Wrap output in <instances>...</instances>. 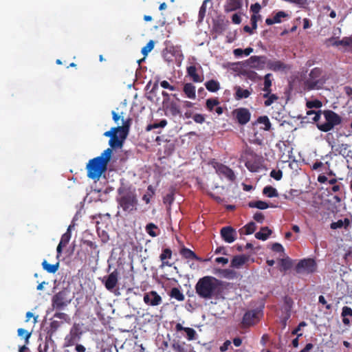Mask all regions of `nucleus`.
Masks as SVG:
<instances>
[{"label": "nucleus", "instance_id": "1", "mask_svg": "<svg viewBox=\"0 0 352 352\" xmlns=\"http://www.w3.org/2000/svg\"><path fill=\"white\" fill-rule=\"evenodd\" d=\"M199 297L209 300L218 298L223 292V282L211 276H206L199 278L195 287Z\"/></svg>", "mask_w": 352, "mask_h": 352}, {"label": "nucleus", "instance_id": "2", "mask_svg": "<svg viewBox=\"0 0 352 352\" xmlns=\"http://www.w3.org/2000/svg\"><path fill=\"white\" fill-rule=\"evenodd\" d=\"M113 150L107 148L103 153L89 161L87 164V177L94 180H98L103 172L107 170V166L110 161Z\"/></svg>", "mask_w": 352, "mask_h": 352}, {"label": "nucleus", "instance_id": "3", "mask_svg": "<svg viewBox=\"0 0 352 352\" xmlns=\"http://www.w3.org/2000/svg\"><path fill=\"white\" fill-rule=\"evenodd\" d=\"M117 192V202L124 212L129 214L137 210L138 200L135 190L122 186L118 188Z\"/></svg>", "mask_w": 352, "mask_h": 352}, {"label": "nucleus", "instance_id": "4", "mask_svg": "<svg viewBox=\"0 0 352 352\" xmlns=\"http://www.w3.org/2000/svg\"><path fill=\"white\" fill-rule=\"evenodd\" d=\"M327 78L323 75V70L320 67L312 69L308 77L303 81L302 88L305 91L322 89Z\"/></svg>", "mask_w": 352, "mask_h": 352}, {"label": "nucleus", "instance_id": "5", "mask_svg": "<svg viewBox=\"0 0 352 352\" xmlns=\"http://www.w3.org/2000/svg\"><path fill=\"white\" fill-rule=\"evenodd\" d=\"M324 122H318L316 124L317 128L322 132H329L333 130L336 126L342 123V118L337 113L332 110H324L322 111Z\"/></svg>", "mask_w": 352, "mask_h": 352}, {"label": "nucleus", "instance_id": "6", "mask_svg": "<svg viewBox=\"0 0 352 352\" xmlns=\"http://www.w3.org/2000/svg\"><path fill=\"white\" fill-rule=\"evenodd\" d=\"M72 300L71 292L67 288H64L55 294L52 298V307L57 311H62L70 304Z\"/></svg>", "mask_w": 352, "mask_h": 352}, {"label": "nucleus", "instance_id": "7", "mask_svg": "<svg viewBox=\"0 0 352 352\" xmlns=\"http://www.w3.org/2000/svg\"><path fill=\"white\" fill-rule=\"evenodd\" d=\"M82 335V331L79 324L74 323L70 329L69 334L65 338L64 346L69 347L76 344Z\"/></svg>", "mask_w": 352, "mask_h": 352}, {"label": "nucleus", "instance_id": "8", "mask_svg": "<svg viewBox=\"0 0 352 352\" xmlns=\"http://www.w3.org/2000/svg\"><path fill=\"white\" fill-rule=\"evenodd\" d=\"M317 270V264L313 258H305L300 260L296 266V272L298 274H312Z\"/></svg>", "mask_w": 352, "mask_h": 352}, {"label": "nucleus", "instance_id": "9", "mask_svg": "<svg viewBox=\"0 0 352 352\" xmlns=\"http://www.w3.org/2000/svg\"><path fill=\"white\" fill-rule=\"evenodd\" d=\"M262 315L261 310L258 309L246 311L243 317L242 324L244 327H250L255 324L259 321L260 316Z\"/></svg>", "mask_w": 352, "mask_h": 352}, {"label": "nucleus", "instance_id": "10", "mask_svg": "<svg viewBox=\"0 0 352 352\" xmlns=\"http://www.w3.org/2000/svg\"><path fill=\"white\" fill-rule=\"evenodd\" d=\"M232 113L241 125H245L250 120L251 113L247 108L241 107L236 109L233 111Z\"/></svg>", "mask_w": 352, "mask_h": 352}, {"label": "nucleus", "instance_id": "11", "mask_svg": "<svg viewBox=\"0 0 352 352\" xmlns=\"http://www.w3.org/2000/svg\"><path fill=\"white\" fill-rule=\"evenodd\" d=\"M328 41L331 42V45L333 46H342L344 48V52L352 53V36H344L340 40L331 37Z\"/></svg>", "mask_w": 352, "mask_h": 352}, {"label": "nucleus", "instance_id": "12", "mask_svg": "<svg viewBox=\"0 0 352 352\" xmlns=\"http://www.w3.org/2000/svg\"><path fill=\"white\" fill-rule=\"evenodd\" d=\"M247 64L252 68L263 69L267 67V58L265 56H252L247 60Z\"/></svg>", "mask_w": 352, "mask_h": 352}, {"label": "nucleus", "instance_id": "13", "mask_svg": "<svg viewBox=\"0 0 352 352\" xmlns=\"http://www.w3.org/2000/svg\"><path fill=\"white\" fill-rule=\"evenodd\" d=\"M144 302L148 306H158L162 304V298L155 291H150L144 294Z\"/></svg>", "mask_w": 352, "mask_h": 352}, {"label": "nucleus", "instance_id": "14", "mask_svg": "<svg viewBox=\"0 0 352 352\" xmlns=\"http://www.w3.org/2000/svg\"><path fill=\"white\" fill-rule=\"evenodd\" d=\"M222 239L228 243L234 242L236 239V232L231 226L223 227L220 231Z\"/></svg>", "mask_w": 352, "mask_h": 352}, {"label": "nucleus", "instance_id": "15", "mask_svg": "<svg viewBox=\"0 0 352 352\" xmlns=\"http://www.w3.org/2000/svg\"><path fill=\"white\" fill-rule=\"evenodd\" d=\"M126 137V135L121 133V132H115L109 141V144L111 146L110 148H121Z\"/></svg>", "mask_w": 352, "mask_h": 352}, {"label": "nucleus", "instance_id": "16", "mask_svg": "<svg viewBox=\"0 0 352 352\" xmlns=\"http://www.w3.org/2000/svg\"><path fill=\"white\" fill-rule=\"evenodd\" d=\"M243 5V0H226L223 10L226 13H229L241 9Z\"/></svg>", "mask_w": 352, "mask_h": 352}, {"label": "nucleus", "instance_id": "17", "mask_svg": "<svg viewBox=\"0 0 352 352\" xmlns=\"http://www.w3.org/2000/svg\"><path fill=\"white\" fill-rule=\"evenodd\" d=\"M181 54L182 51L179 47L174 46L173 45L166 46V47L164 50V56L168 61L172 60V56H180Z\"/></svg>", "mask_w": 352, "mask_h": 352}, {"label": "nucleus", "instance_id": "18", "mask_svg": "<svg viewBox=\"0 0 352 352\" xmlns=\"http://www.w3.org/2000/svg\"><path fill=\"white\" fill-rule=\"evenodd\" d=\"M217 172L219 175L225 176L226 178H228L229 180L232 182L234 181L236 179V176L234 171L230 168L224 164H221L218 165Z\"/></svg>", "mask_w": 352, "mask_h": 352}, {"label": "nucleus", "instance_id": "19", "mask_svg": "<svg viewBox=\"0 0 352 352\" xmlns=\"http://www.w3.org/2000/svg\"><path fill=\"white\" fill-rule=\"evenodd\" d=\"M186 74L194 82H201L204 80V76L198 74L197 69L194 65L186 67Z\"/></svg>", "mask_w": 352, "mask_h": 352}, {"label": "nucleus", "instance_id": "20", "mask_svg": "<svg viewBox=\"0 0 352 352\" xmlns=\"http://www.w3.org/2000/svg\"><path fill=\"white\" fill-rule=\"evenodd\" d=\"M267 67L274 72L282 71L287 68V65L280 60H272L268 59Z\"/></svg>", "mask_w": 352, "mask_h": 352}, {"label": "nucleus", "instance_id": "21", "mask_svg": "<svg viewBox=\"0 0 352 352\" xmlns=\"http://www.w3.org/2000/svg\"><path fill=\"white\" fill-rule=\"evenodd\" d=\"M118 283V273L114 271L111 272L107 278L104 282V286L107 289L111 291Z\"/></svg>", "mask_w": 352, "mask_h": 352}, {"label": "nucleus", "instance_id": "22", "mask_svg": "<svg viewBox=\"0 0 352 352\" xmlns=\"http://www.w3.org/2000/svg\"><path fill=\"white\" fill-rule=\"evenodd\" d=\"M351 220L348 218H344V219H339L337 221L332 222L330 224V228L332 230H336L339 228H344V230H348L351 226Z\"/></svg>", "mask_w": 352, "mask_h": 352}, {"label": "nucleus", "instance_id": "23", "mask_svg": "<svg viewBox=\"0 0 352 352\" xmlns=\"http://www.w3.org/2000/svg\"><path fill=\"white\" fill-rule=\"evenodd\" d=\"M329 145L331 146V149L336 153V155H340L343 157L348 155L347 150L349 147V144H339L338 145H335L329 142Z\"/></svg>", "mask_w": 352, "mask_h": 352}, {"label": "nucleus", "instance_id": "24", "mask_svg": "<svg viewBox=\"0 0 352 352\" xmlns=\"http://www.w3.org/2000/svg\"><path fill=\"white\" fill-rule=\"evenodd\" d=\"M179 254L182 255L183 258L186 259H192L198 261H202V259L200 257H199L193 251L184 246L180 249Z\"/></svg>", "mask_w": 352, "mask_h": 352}, {"label": "nucleus", "instance_id": "25", "mask_svg": "<svg viewBox=\"0 0 352 352\" xmlns=\"http://www.w3.org/2000/svg\"><path fill=\"white\" fill-rule=\"evenodd\" d=\"M235 94H234V98L237 100L243 99V98H248L250 97V96L252 94V89H244L241 88L240 86H236L234 87Z\"/></svg>", "mask_w": 352, "mask_h": 352}, {"label": "nucleus", "instance_id": "26", "mask_svg": "<svg viewBox=\"0 0 352 352\" xmlns=\"http://www.w3.org/2000/svg\"><path fill=\"white\" fill-rule=\"evenodd\" d=\"M183 91L187 98L190 99H195L196 88L191 82H187L184 85Z\"/></svg>", "mask_w": 352, "mask_h": 352}, {"label": "nucleus", "instance_id": "27", "mask_svg": "<svg viewBox=\"0 0 352 352\" xmlns=\"http://www.w3.org/2000/svg\"><path fill=\"white\" fill-rule=\"evenodd\" d=\"M123 118V116H122ZM122 126H118L115 127V130H118L121 133H124V135H128L129 129L131 124L132 119L129 118L126 120L122 119Z\"/></svg>", "mask_w": 352, "mask_h": 352}, {"label": "nucleus", "instance_id": "28", "mask_svg": "<svg viewBox=\"0 0 352 352\" xmlns=\"http://www.w3.org/2000/svg\"><path fill=\"white\" fill-rule=\"evenodd\" d=\"M172 256V250L170 248H164L162 250V252L160 256V260L162 262V267L168 266L171 267L172 263L166 261L168 258H170Z\"/></svg>", "mask_w": 352, "mask_h": 352}, {"label": "nucleus", "instance_id": "29", "mask_svg": "<svg viewBox=\"0 0 352 352\" xmlns=\"http://www.w3.org/2000/svg\"><path fill=\"white\" fill-rule=\"evenodd\" d=\"M248 257L245 255L234 256L231 261V267L234 268H239L245 263Z\"/></svg>", "mask_w": 352, "mask_h": 352}, {"label": "nucleus", "instance_id": "30", "mask_svg": "<svg viewBox=\"0 0 352 352\" xmlns=\"http://www.w3.org/2000/svg\"><path fill=\"white\" fill-rule=\"evenodd\" d=\"M272 230L268 227H263L261 230L255 234V237L257 239L265 241L272 234Z\"/></svg>", "mask_w": 352, "mask_h": 352}, {"label": "nucleus", "instance_id": "31", "mask_svg": "<svg viewBox=\"0 0 352 352\" xmlns=\"http://www.w3.org/2000/svg\"><path fill=\"white\" fill-rule=\"evenodd\" d=\"M256 226L254 222L251 221L239 230L240 234L249 235L254 232Z\"/></svg>", "mask_w": 352, "mask_h": 352}, {"label": "nucleus", "instance_id": "32", "mask_svg": "<svg viewBox=\"0 0 352 352\" xmlns=\"http://www.w3.org/2000/svg\"><path fill=\"white\" fill-rule=\"evenodd\" d=\"M248 206L252 208H258L260 210H265L270 207H274V206H270L267 202L263 201H250L248 203Z\"/></svg>", "mask_w": 352, "mask_h": 352}, {"label": "nucleus", "instance_id": "33", "mask_svg": "<svg viewBox=\"0 0 352 352\" xmlns=\"http://www.w3.org/2000/svg\"><path fill=\"white\" fill-rule=\"evenodd\" d=\"M42 266H43V268L45 270H46L48 273L54 274L58 270L59 262H57L55 264H50L47 263V261L46 260H44L42 262Z\"/></svg>", "mask_w": 352, "mask_h": 352}, {"label": "nucleus", "instance_id": "34", "mask_svg": "<svg viewBox=\"0 0 352 352\" xmlns=\"http://www.w3.org/2000/svg\"><path fill=\"white\" fill-rule=\"evenodd\" d=\"M205 87L210 92H217L220 89V84L217 80L212 79L205 83Z\"/></svg>", "mask_w": 352, "mask_h": 352}, {"label": "nucleus", "instance_id": "35", "mask_svg": "<svg viewBox=\"0 0 352 352\" xmlns=\"http://www.w3.org/2000/svg\"><path fill=\"white\" fill-rule=\"evenodd\" d=\"M263 97L267 99L264 102L266 107L270 106L278 99V97L276 94H272V92H269V94L267 92L264 93Z\"/></svg>", "mask_w": 352, "mask_h": 352}, {"label": "nucleus", "instance_id": "36", "mask_svg": "<svg viewBox=\"0 0 352 352\" xmlns=\"http://www.w3.org/2000/svg\"><path fill=\"white\" fill-rule=\"evenodd\" d=\"M263 194L270 198L277 197L278 196L277 190L272 186H265L263 189Z\"/></svg>", "mask_w": 352, "mask_h": 352}, {"label": "nucleus", "instance_id": "37", "mask_svg": "<svg viewBox=\"0 0 352 352\" xmlns=\"http://www.w3.org/2000/svg\"><path fill=\"white\" fill-rule=\"evenodd\" d=\"M228 23V21L224 22L223 20H219L214 22L213 25L214 31L219 34L222 33L226 30Z\"/></svg>", "mask_w": 352, "mask_h": 352}, {"label": "nucleus", "instance_id": "38", "mask_svg": "<svg viewBox=\"0 0 352 352\" xmlns=\"http://www.w3.org/2000/svg\"><path fill=\"white\" fill-rule=\"evenodd\" d=\"M272 76V74H267L263 78L264 82H263V91L265 93L267 92L269 94V92H272V89H271L272 84V79H271Z\"/></svg>", "mask_w": 352, "mask_h": 352}, {"label": "nucleus", "instance_id": "39", "mask_svg": "<svg viewBox=\"0 0 352 352\" xmlns=\"http://www.w3.org/2000/svg\"><path fill=\"white\" fill-rule=\"evenodd\" d=\"M170 296L173 298H175L179 301H183L185 298L184 295L182 292L177 287H173L171 289L170 292Z\"/></svg>", "mask_w": 352, "mask_h": 352}, {"label": "nucleus", "instance_id": "40", "mask_svg": "<svg viewBox=\"0 0 352 352\" xmlns=\"http://www.w3.org/2000/svg\"><path fill=\"white\" fill-rule=\"evenodd\" d=\"M246 168L252 173L258 172L260 166L259 164L255 160H248L245 164Z\"/></svg>", "mask_w": 352, "mask_h": 352}, {"label": "nucleus", "instance_id": "41", "mask_svg": "<svg viewBox=\"0 0 352 352\" xmlns=\"http://www.w3.org/2000/svg\"><path fill=\"white\" fill-rule=\"evenodd\" d=\"M280 271L286 272L289 270L292 266L291 259L287 257L280 259Z\"/></svg>", "mask_w": 352, "mask_h": 352}, {"label": "nucleus", "instance_id": "42", "mask_svg": "<svg viewBox=\"0 0 352 352\" xmlns=\"http://www.w3.org/2000/svg\"><path fill=\"white\" fill-rule=\"evenodd\" d=\"M167 109L173 116H177L181 113L179 107L175 102H171L168 106Z\"/></svg>", "mask_w": 352, "mask_h": 352}, {"label": "nucleus", "instance_id": "43", "mask_svg": "<svg viewBox=\"0 0 352 352\" xmlns=\"http://www.w3.org/2000/svg\"><path fill=\"white\" fill-rule=\"evenodd\" d=\"M257 122L259 124H264L263 129L265 131H270L271 129V122L267 116H260L257 119Z\"/></svg>", "mask_w": 352, "mask_h": 352}, {"label": "nucleus", "instance_id": "44", "mask_svg": "<svg viewBox=\"0 0 352 352\" xmlns=\"http://www.w3.org/2000/svg\"><path fill=\"white\" fill-rule=\"evenodd\" d=\"M157 229V226L153 223H149L145 227L146 232L152 237L157 236V233L155 231Z\"/></svg>", "mask_w": 352, "mask_h": 352}, {"label": "nucleus", "instance_id": "45", "mask_svg": "<svg viewBox=\"0 0 352 352\" xmlns=\"http://www.w3.org/2000/svg\"><path fill=\"white\" fill-rule=\"evenodd\" d=\"M321 113H322L321 110L316 111L310 109V110L307 111V115L308 116H313L311 118V120H313V122H316V124H317L318 122H320L319 121L321 118Z\"/></svg>", "mask_w": 352, "mask_h": 352}, {"label": "nucleus", "instance_id": "46", "mask_svg": "<svg viewBox=\"0 0 352 352\" xmlns=\"http://www.w3.org/2000/svg\"><path fill=\"white\" fill-rule=\"evenodd\" d=\"M219 104L217 98H209L206 100V106L208 111H212L215 106Z\"/></svg>", "mask_w": 352, "mask_h": 352}, {"label": "nucleus", "instance_id": "47", "mask_svg": "<svg viewBox=\"0 0 352 352\" xmlns=\"http://www.w3.org/2000/svg\"><path fill=\"white\" fill-rule=\"evenodd\" d=\"M155 43L153 41L151 40L148 42V43L142 49V54L146 56L154 48Z\"/></svg>", "mask_w": 352, "mask_h": 352}, {"label": "nucleus", "instance_id": "48", "mask_svg": "<svg viewBox=\"0 0 352 352\" xmlns=\"http://www.w3.org/2000/svg\"><path fill=\"white\" fill-rule=\"evenodd\" d=\"M71 236H72V234L70 232L69 228L67 229V231L62 235L59 243L64 246H66L68 244V243L71 239Z\"/></svg>", "mask_w": 352, "mask_h": 352}, {"label": "nucleus", "instance_id": "49", "mask_svg": "<svg viewBox=\"0 0 352 352\" xmlns=\"http://www.w3.org/2000/svg\"><path fill=\"white\" fill-rule=\"evenodd\" d=\"M322 103L319 100H314L307 101L306 103V106L308 109H311L313 108L319 109L322 107Z\"/></svg>", "mask_w": 352, "mask_h": 352}, {"label": "nucleus", "instance_id": "50", "mask_svg": "<svg viewBox=\"0 0 352 352\" xmlns=\"http://www.w3.org/2000/svg\"><path fill=\"white\" fill-rule=\"evenodd\" d=\"M184 331L186 333V338L188 340H193L196 339L197 333L194 329L186 327Z\"/></svg>", "mask_w": 352, "mask_h": 352}, {"label": "nucleus", "instance_id": "51", "mask_svg": "<svg viewBox=\"0 0 352 352\" xmlns=\"http://www.w3.org/2000/svg\"><path fill=\"white\" fill-rule=\"evenodd\" d=\"M18 336L20 337H24L25 340V344H28L29 342V338L31 336V333L28 332L25 329L23 328H19L17 330Z\"/></svg>", "mask_w": 352, "mask_h": 352}, {"label": "nucleus", "instance_id": "52", "mask_svg": "<svg viewBox=\"0 0 352 352\" xmlns=\"http://www.w3.org/2000/svg\"><path fill=\"white\" fill-rule=\"evenodd\" d=\"M54 317L61 319L68 323L70 322L71 320L69 316L67 314L61 312L60 311H56L54 314Z\"/></svg>", "mask_w": 352, "mask_h": 352}, {"label": "nucleus", "instance_id": "53", "mask_svg": "<svg viewBox=\"0 0 352 352\" xmlns=\"http://www.w3.org/2000/svg\"><path fill=\"white\" fill-rule=\"evenodd\" d=\"M288 14L284 11H279L273 16V19L275 23H279L281 22V18H286L288 17Z\"/></svg>", "mask_w": 352, "mask_h": 352}, {"label": "nucleus", "instance_id": "54", "mask_svg": "<svg viewBox=\"0 0 352 352\" xmlns=\"http://www.w3.org/2000/svg\"><path fill=\"white\" fill-rule=\"evenodd\" d=\"M208 1V0H205L204 1L203 4L201 5V6L199 8V21H201L204 19V18L205 17L206 12V2Z\"/></svg>", "mask_w": 352, "mask_h": 352}, {"label": "nucleus", "instance_id": "55", "mask_svg": "<svg viewBox=\"0 0 352 352\" xmlns=\"http://www.w3.org/2000/svg\"><path fill=\"white\" fill-rule=\"evenodd\" d=\"M270 176L273 177L274 179L278 181L281 179L283 177V172L280 170H272L270 173Z\"/></svg>", "mask_w": 352, "mask_h": 352}, {"label": "nucleus", "instance_id": "56", "mask_svg": "<svg viewBox=\"0 0 352 352\" xmlns=\"http://www.w3.org/2000/svg\"><path fill=\"white\" fill-rule=\"evenodd\" d=\"M59 327H60V323L58 321H57V320L52 321L50 324V333L52 334V333H55L57 331V329L59 328Z\"/></svg>", "mask_w": 352, "mask_h": 352}, {"label": "nucleus", "instance_id": "57", "mask_svg": "<svg viewBox=\"0 0 352 352\" xmlns=\"http://www.w3.org/2000/svg\"><path fill=\"white\" fill-rule=\"evenodd\" d=\"M341 315L342 317L352 316V309L347 306L343 307Z\"/></svg>", "mask_w": 352, "mask_h": 352}, {"label": "nucleus", "instance_id": "58", "mask_svg": "<svg viewBox=\"0 0 352 352\" xmlns=\"http://www.w3.org/2000/svg\"><path fill=\"white\" fill-rule=\"evenodd\" d=\"M261 10V6L259 3H255L252 4L250 6V11L252 12V14H259Z\"/></svg>", "mask_w": 352, "mask_h": 352}, {"label": "nucleus", "instance_id": "59", "mask_svg": "<svg viewBox=\"0 0 352 352\" xmlns=\"http://www.w3.org/2000/svg\"><path fill=\"white\" fill-rule=\"evenodd\" d=\"M193 120L196 123L202 124L205 122V116L200 113H196L193 116Z\"/></svg>", "mask_w": 352, "mask_h": 352}, {"label": "nucleus", "instance_id": "60", "mask_svg": "<svg viewBox=\"0 0 352 352\" xmlns=\"http://www.w3.org/2000/svg\"><path fill=\"white\" fill-rule=\"evenodd\" d=\"M253 218L256 221H257L258 223H263L265 219V217H264L263 214L260 212H256L254 214Z\"/></svg>", "mask_w": 352, "mask_h": 352}, {"label": "nucleus", "instance_id": "61", "mask_svg": "<svg viewBox=\"0 0 352 352\" xmlns=\"http://www.w3.org/2000/svg\"><path fill=\"white\" fill-rule=\"evenodd\" d=\"M172 348L176 352H183L184 351V347L179 343V342H174L172 344Z\"/></svg>", "mask_w": 352, "mask_h": 352}, {"label": "nucleus", "instance_id": "62", "mask_svg": "<svg viewBox=\"0 0 352 352\" xmlns=\"http://www.w3.org/2000/svg\"><path fill=\"white\" fill-rule=\"evenodd\" d=\"M272 250L276 252H283L284 248L283 245L278 243H275L272 245Z\"/></svg>", "mask_w": 352, "mask_h": 352}, {"label": "nucleus", "instance_id": "63", "mask_svg": "<svg viewBox=\"0 0 352 352\" xmlns=\"http://www.w3.org/2000/svg\"><path fill=\"white\" fill-rule=\"evenodd\" d=\"M318 302L319 303H321L323 305H325V307L327 309L329 310L331 309V305L327 304V300H325L324 297L323 296H320L318 297Z\"/></svg>", "mask_w": 352, "mask_h": 352}, {"label": "nucleus", "instance_id": "64", "mask_svg": "<svg viewBox=\"0 0 352 352\" xmlns=\"http://www.w3.org/2000/svg\"><path fill=\"white\" fill-rule=\"evenodd\" d=\"M232 21L234 24H240L241 22V15L238 13H235L232 16Z\"/></svg>", "mask_w": 352, "mask_h": 352}]
</instances>
